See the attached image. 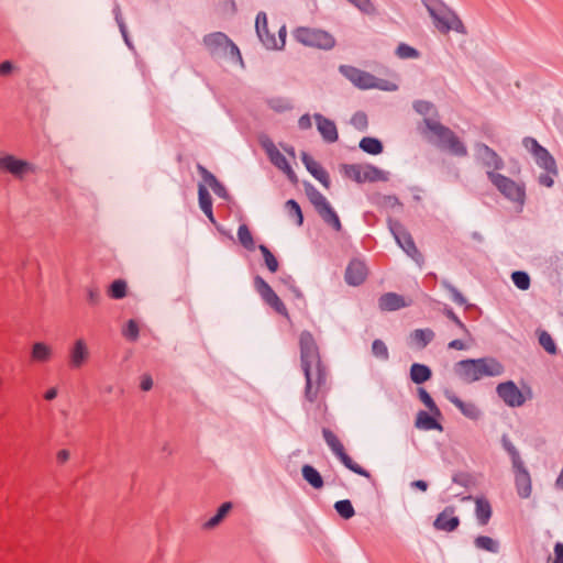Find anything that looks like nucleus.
<instances>
[{"label": "nucleus", "mask_w": 563, "mask_h": 563, "mask_svg": "<svg viewBox=\"0 0 563 563\" xmlns=\"http://www.w3.org/2000/svg\"><path fill=\"white\" fill-rule=\"evenodd\" d=\"M301 367L306 377L303 397L309 404H316L318 409L325 411V394L328 391V372L322 363L313 335L303 331L299 336Z\"/></svg>", "instance_id": "nucleus-1"}, {"label": "nucleus", "mask_w": 563, "mask_h": 563, "mask_svg": "<svg viewBox=\"0 0 563 563\" xmlns=\"http://www.w3.org/2000/svg\"><path fill=\"white\" fill-rule=\"evenodd\" d=\"M503 369V365L494 358L464 360L456 364L459 376L467 383L486 376H498Z\"/></svg>", "instance_id": "nucleus-2"}, {"label": "nucleus", "mask_w": 563, "mask_h": 563, "mask_svg": "<svg viewBox=\"0 0 563 563\" xmlns=\"http://www.w3.org/2000/svg\"><path fill=\"white\" fill-rule=\"evenodd\" d=\"M424 124L429 132L438 139L439 145L455 156L467 155V148L460 137L448 126L433 119H426Z\"/></svg>", "instance_id": "nucleus-3"}, {"label": "nucleus", "mask_w": 563, "mask_h": 563, "mask_svg": "<svg viewBox=\"0 0 563 563\" xmlns=\"http://www.w3.org/2000/svg\"><path fill=\"white\" fill-rule=\"evenodd\" d=\"M203 43L211 54L227 57L233 63L243 64L238 46L221 32H214L203 37Z\"/></svg>", "instance_id": "nucleus-4"}, {"label": "nucleus", "mask_w": 563, "mask_h": 563, "mask_svg": "<svg viewBox=\"0 0 563 563\" xmlns=\"http://www.w3.org/2000/svg\"><path fill=\"white\" fill-rule=\"evenodd\" d=\"M294 37L305 46L319 49H331L335 45V40L330 33L314 27H297L294 31Z\"/></svg>", "instance_id": "nucleus-5"}, {"label": "nucleus", "mask_w": 563, "mask_h": 563, "mask_svg": "<svg viewBox=\"0 0 563 563\" xmlns=\"http://www.w3.org/2000/svg\"><path fill=\"white\" fill-rule=\"evenodd\" d=\"M487 177L498 191L507 199L522 205L526 197L525 186L501 174L487 170Z\"/></svg>", "instance_id": "nucleus-6"}, {"label": "nucleus", "mask_w": 563, "mask_h": 563, "mask_svg": "<svg viewBox=\"0 0 563 563\" xmlns=\"http://www.w3.org/2000/svg\"><path fill=\"white\" fill-rule=\"evenodd\" d=\"M308 196L321 219L336 232L341 231L342 224L340 218L327 198L316 189L310 190Z\"/></svg>", "instance_id": "nucleus-7"}, {"label": "nucleus", "mask_w": 563, "mask_h": 563, "mask_svg": "<svg viewBox=\"0 0 563 563\" xmlns=\"http://www.w3.org/2000/svg\"><path fill=\"white\" fill-rule=\"evenodd\" d=\"M0 172H5L16 179H24L36 172L35 166L24 159L9 154H0Z\"/></svg>", "instance_id": "nucleus-8"}, {"label": "nucleus", "mask_w": 563, "mask_h": 563, "mask_svg": "<svg viewBox=\"0 0 563 563\" xmlns=\"http://www.w3.org/2000/svg\"><path fill=\"white\" fill-rule=\"evenodd\" d=\"M323 438L327 444L331 448L333 453L338 456V459L344 464L345 467L351 470L352 472L360 474L365 477H369V473L361 467L357 463H355L345 452L342 442L339 438L329 429H323L322 431Z\"/></svg>", "instance_id": "nucleus-9"}, {"label": "nucleus", "mask_w": 563, "mask_h": 563, "mask_svg": "<svg viewBox=\"0 0 563 563\" xmlns=\"http://www.w3.org/2000/svg\"><path fill=\"white\" fill-rule=\"evenodd\" d=\"M262 145H263V148L265 150L271 163L275 167H277L279 170H282L292 184H297L298 178H297L294 169L291 168L290 164L287 162L284 154L276 147V145L269 140L263 141Z\"/></svg>", "instance_id": "nucleus-10"}, {"label": "nucleus", "mask_w": 563, "mask_h": 563, "mask_svg": "<svg viewBox=\"0 0 563 563\" xmlns=\"http://www.w3.org/2000/svg\"><path fill=\"white\" fill-rule=\"evenodd\" d=\"M344 172L346 177L356 183L377 181L383 178V172L372 165H346Z\"/></svg>", "instance_id": "nucleus-11"}, {"label": "nucleus", "mask_w": 563, "mask_h": 563, "mask_svg": "<svg viewBox=\"0 0 563 563\" xmlns=\"http://www.w3.org/2000/svg\"><path fill=\"white\" fill-rule=\"evenodd\" d=\"M255 288L260 296L262 297V299L269 307H272L277 313L286 318H289L287 308L285 307L284 302L262 277L255 278Z\"/></svg>", "instance_id": "nucleus-12"}, {"label": "nucleus", "mask_w": 563, "mask_h": 563, "mask_svg": "<svg viewBox=\"0 0 563 563\" xmlns=\"http://www.w3.org/2000/svg\"><path fill=\"white\" fill-rule=\"evenodd\" d=\"M255 288L260 296L262 297V299L269 307H272L277 313L286 318H289L287 308L285 307L284 302L262 277L255 278Z\"/></svg>", "instance_id": "nucleus-13"}, {"label": "nucleus", "mask_w": 563, "mask_h": 563, "mask_svg": "<svg viewBox=\"0 0 563 563\" xmlns=\"http://www.w3.org/2000/svg\"><path fill=\"white\" fill-rule=\"evenodd\" d=\"M256 32H257L261 41L267 48H279L285 45L284 27L280 29V31H279L280 38H279V41H277V38L274 35H271L267 30V18H266L265 13L257 14Z\"/></svg>", "instance_id": "nucleus-14"}, {"label": "nucleus", "mask_w": 563, "mask_h": 563, "mask_svg": "<svg viewBox=\"0 0 563 563\" xmlns=\"http://www.w3.org/2000/svg\"><path fill=\"white\" fill-rule=\"evenodd\" d=\"M497 394L510 407H520L526 401L523 394L514 382L499 384Z\"/></svg>", "instance_id": "nucleus-15"}, {"label": "nucleus", "mask_w": 563, "mask_h": 563, "mask_svg": "<svg viewBox=\"0 0 563 563\" xmlns=\"http://www.w3.org/2000/svg\"><path fill=\"white\" fill-rule=\"evenodd\" d=\"M341 73L361 89L376 87V78L368 73L360 70L352 66H341Z\"/></svg>", "instance_id": "nucleus-16"}, {"label": "nucleus", "mask_w": 563, "mask_h": 563, "mask_svg": "<svg viewBox=\"0 0 563 563\" xmlns=\"http://www.w3.org/2000/svg\"><path fill=\"white\" fill-rule=\"evenodd\" d=\"M368 276V268L364 261L358 258L352 260L345 269V282L350 286L362 285Z\"/></svg>", "instance_id": "nucleus-17"}, {"label": "nucleus", "mask_w": 563, "mask_h": 563, "mask_svg": "<svg viewBox=\"0 0 563 563\" xmlns=\"http://www.w3.org/2000/svg\"><path fill=\"white\" fill-rule=\"evenodd\" d=\"M69 365L73 368L82 367L89 360L90 352L87 342L84 339H77L68 351Z\"/></svg>", "instance_id": "nucleus-18"}, {"label": "nucleus", "mask_w": 563, "mask_h": 563, "mask_svg": "<svg viewBox=\"0 0 563 563\" xmlns=\"http://www.w3.org/2000/svg\"><path fill=\"white\" fill-rule=\"evenodd\" d=\"M431 14L434 18L435 26L440 32L446 33L450 30L464 32V25L455 14L451 12L435 13L433 11H431Z\"/></svg>", "instance_id": "nucleus-19"}, {"label": "nucleus", "mask_w": 563, "mask_h": 563, "mask_svg": "<svg viewBox=\"0 0 563 563\" xmlns=\"http://www.w3.org/2000/svg\"><path fill=\"white\" fill-rule=\"evenodd\" d=\"M477 152L482 163L488 168V170L496 173V170L504 167L503 158L486 144H478Z\"/></svg>", "instance_id": "nucleus-20"}, {"label": "nucleus", "mask_w": 563, "mask_h": 563, "mask_svg": "<svg viewBox=\"0 0 563 563\" xmlns=\"http://www.w3.org/2000/svg\"><path fill=\"white\" fill-rule=\"evenodd\" d=\"M302 163L305 164L308 172L318 179L325 188L330 186V177L325 169L309 154L302 153Z\"/></svg>", "instance_id": "nucleus-21"}, {"label": "nucleus", "mask_w": 563, "mask_h": 563, "mask_svg": "<svg viewBox=\"0 0 563 563\" xmlns=\"http://www.w3.org/2000/svg\"><path fill=\"white\" fill-rule=\"evenodd\" d=\"M405 297L396 292H386L378 299V307L382 311H395L409 306Z\"/></svg>", "instance_id": "nucleus-22"}, {"label": "nucleus", "mask_w": 563, "mask_h": 563, "mask_svg": "<svg viewBox=\"0 0 563 563\" xmlns=\"http://www.w3.org/2000/svg\"><path fill=\"white\" fill-rule=\"evenodd\" d=\"M515 470V479L518 494L527 498L531 494V478L528 471L525 468L523 463L519 465H512Z\"/></svg>", "instance_id": "nucleus-23"}, {"label": "nucleus", "mask_w": 563, "mask_h": 563, "mask_svg": "<svg viewBox=\"0 0 563 563\" xmlns=\"http://www.w3.org/2000/svg\"><path fill=\"white\" fill-rule=\"evenodd\" d=\"M314 119L317 122L318 131L320 132L325 142L333 143L338 141V129L333 121L324 118L321 114H316Z\"/></svg>", "instance_id": "nucleus-24"}, {"label": "nucleus", "mask_w": 563, "mask_h": 563, "mask_svg": "<svg viewBox=\"0 0 563 563\" xmlns=\"http://www.w3.org/2000/svg\"><path fill=\"white\" fill-rule=\"evenodd\" d=\"M460 520L454 516L453 508L444 509L435 519L434 527L438 530L453 531L457 528Z\"/></svg>", "instance_id": "nucleus-25"}, {"label": "nucleus", "mask_w": 563, "mask_h": 563, "mask_svg": "<svg viewBox=\"0 0 563 563\" xmlns=\"http://www.w3.org/2000/svg\"><path fill=\"white\" fill-rule=\"evenodd\" d=\"M53 357V349L44 342H36L31 349V360L34 363H46Z\"/></svg>", "instance_id": "nucleus-26"}, {"label": "nucleus", "mask_w": 563, "mask_h": 563, "mask_svg": "<svg viewBox=\"0 0 563 563\" xmlns=\"http://www.w3.org/2000/svg\"><path fill=\"white\" fill-rule=\"evenodd\" d=\"M533 157L540 167L551 173L552 175H558L556 163L548 150L541 147L540 152H537Z\"/></svg>", "instance_id": "nucleus-27"}, {"label": "nucleus", "mask_w": 563, "mask_h": 563, "mask_svg": "<svg viewBox=\"0 0 563 563\" xmlns=\"http://www.w3.org/2000/svg\"><path fill=\"white\" fill-rule=\"evenodd\" d=\"M395 238L398 242V244L400 245V247L409 255L411 256L413 260L418 261L419 257L421 256L420 253L418 252L416 245H415V242L411 238L410 234L406 233V232H399V233H396L395 234Z\"/></svg>", "instance_id": "nucleus-28"}, {"label": "nucleus", "mask_w": 563, "mask_h": 563, "mask_svg": "<svg viewBox=\"0 0 563 563\" xmlns=\"http://www.w3.org/2000/svg\"><path fill=\"white\" fill-rule=\"evenodd\" d=\"M475 505V514L478 522L482 526H486L492 517V506L489 501L485 498H476Z\"/></svg>", "instance_id": "nucleus-29"}, {"label": "nucleus", "mask_w": 563, "mask_h": 563, "mask_svg": "<svg viewBox=\"0 0 563 563\" xmlns=\"http://www.w3.org/2000/svg\"><path fill=\"white\" fill-rule=\"evenodd\" d=\"M416 427L421 430H442L441 424L426 411H419L416 418Z\"/></svg>", "instance_id": "nucleus-30"}, {"label": "nucleus", "mask_w": 563, "mask_h": 563, "mask_svg": "<svg viewBox=\"0 0 563 563\" xmlns=\"http://www.w3.org/2000/svg\"><path fill=\"white\" fill-rule=\"evenodd\" d=\"M199 205L205 214L214 222L212 212V198L203 185L199 186Z\"/></svg>", "instance_id": "nucleus-31"}, {"label": "nucleus", "mask_w": 563, "mask_h": 563, "mask_svg": "<svg viewBox=\"0 0 563 563\" xmlns=\"http://www.w3.org/2000/svg\"><path fill=\"white\" fill-rule=\"evenodd\" d=\"M410 378L416 384H422L431 378V371L426 365L415 363L410 368Z\"/></svg>", "instance_id": "nucleus-32"}, {"label": "nucleus", "mask_w": 563, "mask_h": 563, "mask_svg": "<svg viewBox=\"0 0 563 563\" xmlns=\"http://www.w3.org/2000/svg\"><path fill=\"white\" fill-rule=\"evenodd\" d=\"M434 338V333L430 329H418L411 333V340L417 347H426Z\"/></svg>", "instance_id": "nucleus-33"}, {"label": "nucleus", "mask_w": 563, "mask_h": 563, "mask_svg": "<svg viewBox=\"0 0 563 563\" xmlns=\"http://www.w3.org/2000/svg\"><path fill=\"white\" fill-rule=\"evenodd\" d=\"M302 476L316 489H320L323 486L321 475L311 465H305L302 467Z\"/></svg>", "instance_id": "nucleus-34"}, {"label": "nucleus", "mask_w": 563, "mask_h": 563, "mask_svg": "<svg viewBox=\"0 0 563 563\" xmlns=\"http://www.w3.org/2000/svg\"><path fill=\"white\" fill-rule=\"evenodd\" d=\"M360 147L372 155H378L383 152V144L375 137H363L360 142Z\"/></svg>", "instance_id": "nucleus-35"}, {"label": "nucleus", "mask_w": 563, "mask_h": 563, "mask_svg": "<svg viewBox=\"0 0 563 563\" xmlns=\"http://www.w3.org/2000/svg\"><path fill=\"white\" fill-rule=\"evenodd\" d=\"M537 334H538L539 344L549 354H551V355L556 354L558 347H556V344H555L553 338L551 336V334L549 332H547L545 330H538Z\"/></svg>", "instance_id": "nucleus-36"}, {"label": "nucleus", "mask_w": 563, "mask_h": 563, "mask_svg": "<svg viewBox=\"0 0 563 563\" xmlns=\"http://www.w3.org/2000/svg\"><path fill=\"white\" fill-rule=\"evenodd\" d=\"M239 242L249 251L254 250L253 235L246 224H241L238 230Z\"/></svg>", "instance_id": "nucleus-37"}, {"label": "nucleus", "mask_w": 563, "mask_h": 563, "mask_svg": "<svg viewBox=\"0 0 563 563\" xmlns=\"http://www.w3.org/2000/svg\"><path fill=\"white\" fill-rule=\"evenodd\" d=\"M128 285L122 279L114 280L108 288V296L112 299H121L126 295Z\"/></svg>", "instance_id": "nucleus-38"}, {"label": "nucleus", "mask_w": 563, "mask_h": 563, "mask_svg": "<svg viewBox=\"0 0 563 563\" xmlns=\"http://www.w3.org/2000/svg\"><path fill=\"white\" fill-rule=\"evenodd\" d=\"M477 549L496 553L498 551V542L490 537L479 536L474 541Z\"/></svg>", "instance_id": "nucleus-39"}, {"label": "nucleus", "mask_w": 563, "mask_h": 563, "mask_svg": "<svg viewBox=\"0 0 563 563\" xmlns=\"http://www.w3.org/2000/svg\"><path fill=\"white\" fill-rule=\"evenodd\" d=\"M285 208L288 216L295 220L296 224L301 225L303 222V217L299 205L291 199L286 202Z\"/></svg>", "instance_id": "nucleus-40"}, {"label": "nucleus", "mask_w": 563, "mask_h": 563, "mask_svg": "<svg viewBox=\"0 0 563 563\" xmlns=\"http://www.w3.org/2000/svg\"><path fill=\"white\" fill-rule=\"evenodd\" d=\"M451 402L454 404L465 416L475 418L477 416V408L473 404H466L460 398L453 396L450 398Z\"/></svg>", "instance_id": "nucleus-41"}, {"label": "nucleus", "mask_w": 563, "mask_h": 563, "mask_svg": "<svg viewBox=\"0 0 563 563\" xmlns=\"http://www.w3.org/2000/svg\"><path fill=\"white\" fill-rule=\"evenodd\" d=\"M260 251L264 257V262L266 267L272 272L275 273L278 269V261L275 257V255L265 246L260 245Z\"/></svg>", "instance_id": "nucleus-42"}, {"label": "nucleus", "mask_w": 563, "mask_h": 563, "mask_svg": "<svg viewBox=\"0 0 563 563\" xmlns=\"http://www.w3.org/2000/svg\"><path fill=\"white\" fill-rule=\"evenodd\" d=\"M232 505L231 503H224L220 506L218 509V512L216 516H213L209 521L206 523L208 528H213L221 522V520L228 515V512L231 510Z\"/></svg>", "instance_id": "nucleus-43"}, {"label": "nucleus", "mask_w": 563, "mask_h": 563, "mask_svg": "<svg viewBox=\"0 0 563 563\" xmlns=\"http://www.w3.org/2000/svg\"><path fill=\"white\" fill-rule=\"evenodd\" d=\"M334 508L338 511V514L344 519H350L354 516V508L350 500L345 499L336 501Z\"/></svg>", "instance_id": "nucleus-44"}, {"label": "nucleus", "mask_w": 563, "mask_h": 563, "mask_svg": "<svg viewBox=\"0 0 563 563\" xmlns=\"http://www.w3.org/2000/svg\"><path fill=\"white\" fill-rule=\"evenodd\" d=\"M511 279L514 284L521 290H527L530 287V277L525 272H514Z\"/></svg>", "instance_id": "nucleus-45"}, {"label": "nucleus", "mask_w": 563, "mask_h": 563, "mask_svg": "<svg viewBox=\"0 0 563 563\" xmlns=\"http://www.w3.org/2000/svg\"><path fill=\"white\" fill-rule=\"evenodd\" d=\"M419 398L422 401V404L435 416H440V410L437 407L435 402L433 401L432 397L427 393L426 389L420 388L419 389Z\"/></svg>", "instance_id": "nucleus-46"}, {"label": "nucleus", "mask_w": 563, "mask_h": 563, "mask_svg": "<svg viewBox=\"0 0 563 563\" xmlns=\"http://www.w3.org/2000/svg\"><path fill=\"white\" fill-rule=\"evenodd\" d=\"M373 354L382 360L388 358V349L382 340H375L372 345Z\"/></svg>", "instance_id": "nucleus-47"}, {"label": "nucleus", "mask_w": 563, "mask_h": 563, "mask_svg": "<svg viewBox=\"0 0 563 563\" xmlns=\"http://www.w3.org/2000/svg\"><path fill=\"white\" fill-rule=\"evenodd\" d=\"M397 55L400 58H417L419 56V53L417 49L407 44H400L397 47Z\"/></svg>", "instance_id": "nucleus-48"}, {"label": "nucleus", "mask_w": 563, "mask_h": 563, "mask_svg": "<svg viewBox=\"0 0 563 563\" xmlns=\"http://www.w3.org/2000/svg\"><path fill=\"white\" fill-rule=\"evenodd\" d=\"M123 335L129 340H136L139 336V325L134 320H130L123 329Z\"/></svg>", "instance_id": "nucleus-49"}, {"label": "nucleus", "mask_w": 563, "mask_h": 563, "mask_svg": "<svg viewBox=\"0 0 563 563\" xmlns=\"http://www.w3.org/2000/svg\"><path fill=\"white\" fill-rule=\"evenodd\" d=\"M503 442H504V448L506 449V451L509 453V455L511 457L512 465H519L522 461H521L520 455H519L518 451L516 450V448L506 438H504Z\"/></svg>", "instance_id": "nucleus-50"}, {"label": "nucleus", "mask_w": 563, "mask_h": 563, "mask_svg": "<svg viewBox=\"0 0 563 563\" xmlns=\"http://www.w3.org/2000/svg\"><path fill=\"white\" fill-rule=\"evenodd\" d=\"M522 144L525 148L529 151L532 155H534L537 152H540V148L542 147L533 137H525Z\"/></svg>", "instance_id": "nucleus-51"}, {"label": "nucleus", "mask_w": 563, "mask_h": 563, "mask_svg": "<svg viewBox=\"0 0 563 563\" xmlns=\"http://www.w3.org/2000/svg\"><path fill=\"white\" fill-rule=\"evenodd\" d=\"M446 316L454 322V324L463 332L466 336L470 335L468 330L465 324L459 319V317L453 311H448Z\"/></svg>", "instance_id": "nucleus-52"}, {"label": "nucleus", "mask_w": 563, "mask_h": 563, "mask_svg": "<svg viewBox=\"0 0 563 563\" xmlns=\"http://www.w3.org/2000/svg\"><path fill=\"white\" fill-rule=\"evenodd\" d=\"M352 123L357 128V129H365L367 126V118L364 113H356L353 118H352Z\"/></svg>", "instance_id": "nucleus-53"}, {"label": "nucleus", "mask_w": 563, "mask_h": 563, "mask_svg": "<svg viewBox=\"0 0 563 563\" xmlns=\"http://www.w3.org/2000/svg\"><path fill=\"white\" fill-rule=\"evenodd\" d=\"M87 295H88V301H89L90 305H98L99 303V301H100V291L97 288H95V287L88 288Z\"/></svg>", "instance_id": "nucleus-54"}, {"label": "nucleus", "mask_w": 563, "mask_h": 563, "mask_svg": "<svg viewBox=\"0 0 563 563\" xmlns=\"http://www.w3.org/2000/svg\"><path fill=\"white\" fill-rule=\"evenodd\" d=\"M433 108L432 103L428 101H418L415 104V109L422 114L428 113Z\"/></svg>", "instance_id": "nucleus-55"}, {"label": "nucleus", "mask_w": 563, "mask_h": 563, "mask_svg": "<svg viewBox=\"0 0 563 563\" xmlns=\"http://www.w3.org/2000/svg\"><path fill=\"white\" fill-rule=\"evenodd\" d=\"M556 175H552L551 173L547 172V174L544 175H540L539 177V183L542 185V186H545V187H552L553 186V183H554V177Z\"/></svg>", "instance_id": "nucleus-56"}, {"label": "nucleus", "mask_w": 563, "mask_h": 563, "mask_svg": "<svg viewBox=\"0 0 563 563\" xmlns=\"http://www.w3.org/2000/svg\"><path fill=\"white\" fill-rule=\"evenodd\" d=\"M554 561L553 563H563V544L556 543L554 547Z\"/></svg>", "instance_id": "nucleus-57"}, {"label": "nucleus", "mask_w": 563, "mask_h": 563, "mask_svg": "<svg viewBox=\"0 0 563 563\" xmlns=\"http://www.w3.org/2000/svg\"><path fill=\"white\" fill-rule=\"evenodd\" d=\"M152 386H153V380H152L151 376L143 375L141 378V384H140L141 389L144 391H147L152 388Z\"/></svg>", "instance_id": "nucleus-58"}, {"label": "nucleus", "mask_w": 563, "mask_h": 563, "mask_svg": "<svg viewBox=\"0 0 563 563\" xmlns=\"http://www.w3.org/2000/svg\"><path fill=\"white\" fill-rule=\"evenodd\" d=\"M69 456H70V453L68 450H59L57 453H56V461L59 463V464H64L66 463L68 460H69Z\"/></svg>", "instance_id": "nucleus-59"}, {"label": "nucleus", "mask_w": 563, "mask_h": 563, "mask_svg": "<svg viewBox=\"0 0 563 563\" xmlns=\"http://www.w3.org/2000/svg\"><path fill=\"white\" fill-rule=\"evenodd\" d=\"M298 125L300 129L302 130H307V129H310L312 123H311V118L309 114H305L302 115L299 121H298Z\"/></svg>", "instance_id": "nucleus-60"}, {"label": "nucleus", "mask_w": 563, "mask_h": 563, "mask_svg": "<svg viewBox=\"0 0 563 563\" xmlns=\"http://www.w3.org/2000/svg\"><path fill=\"white\" fill-rule=\"evenodd\" d=\"M13 70V65L11 62L5 60L0 64V76H7Z\"/></svg>", "instance_id": "nucleus-61"}, {"label": "nucleus", "mask_w": 563, "mask_h": 563, "mask_svg": "<svg viewBox=\"0 0 563 563\" xmlns=\"http://www.w3.org/2000/svg\"><path fill=\"white\" fill-rule=\"evenodd\" d=\"M449 349L452 350H465L466 344L462 340H453L449 343Z\"/></svg>", "instance_id": "nucleus-62"}, {"label": "nucleus", "mask_w": 563, "mask_h": 563, "mask_svg": "<svg viewBox=\"0 0 563 563\" xmlns=\"http://www.w3.org/2000/svg\"><path fill=\"white\" fill-rule=\"evenodd\" d=\"M57 396V389L56 388H49L45 391L44 394V399L45 400H53L55 399Z\"/></svg>", "instance_id": "nucleus-63"}, {"label": "nucleus", "mask_w": 563, "mask_h": 563, "mask_svg": "<svg viewBox=\"0 0 563 563\" xmlns=\"http://www.w3.org/2000/svg\"><path fill=\"white\" fill-rule=\"evenodd\" d=\"M412 485L421 490H426L428 487L427 483L423 481H416L412 483Z\"/></svg>", "instance_id": "nucleus-64"}]
</instances>
